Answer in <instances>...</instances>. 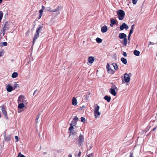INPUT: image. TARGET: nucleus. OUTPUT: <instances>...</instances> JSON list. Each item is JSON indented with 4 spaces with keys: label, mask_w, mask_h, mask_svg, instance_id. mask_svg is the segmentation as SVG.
Instances as JSON below:
<instances>
[{
    "label": "nucleus",
    "mask_w": 157,
    "mask_h": 157,
    "mask_svg": "<svg viewBox=\"0 0 157 157\" xmlns=\"http://www.w3.org/2000/svg\"><path fill=\"white\" fill-rule=\"evenodd\" d=\"M11 136L10 135H8L6 137L5 135L4 140L5 141H9L11 140Z\"/></svg>",
    "instance_id": "6ab92c4d"
},
{
    "label": "nucleus",
    "mask_w": 157,
    "mask_h": 157,
    "mask_svg": "<svg viewBox=\"0 0 157 157\" xmlns=\"http://www.w3.org/2000/svg\"><path fill=\"white\" fill-rule=\"evenodd\" d=\"M1 107L2 108V110L3 113V114L4 115L6 119H8V117L7 116V113L4 107V105H3L2 106H1Z\"/></svg>",
    "instance_id": "9d476101"
},
{
    "label": "nucleus",
    "mask_w": 157,
    "mask_h": 157,
    "mask_svg": "<svg viewBox=\"0 0 157 157\" xmlns=\"http://www.w3.org/2000/svg\"><path fill=\"white\" fill-rule=\"evenodd\" d=\"M96 40L97 42L98 43H100L102 42V40L98 37L96 39Z\"/></svg>",
    "instance_id": "bb28decb"
},
{
    "label": "nucleus",
    "mask_w": 157,
    "mask_h": 157,
    "mask_svg": "<svg viewBox=\"0 0 157 157\" xmlns=\"http://www.w3.org/2000/svg\"><path fill=\"white\" fill-rule=\"evenodd\" d=\"M42 9L43 10V9H45V7H44V6H42Z\"/></svg>",
    "instance_id": "603ef678"
},
{
    "label": "nucleus",
    "mask_w": 157,
    "mask_h": 157,
    "mask_svg": "<svg viewBox=\"0 0 157 157\" xmlns=\"http://www.w3.org/2000/svg\"><path fill=\"white\" fill-rule=\"evenodd\" d=\"M134 25H133L131 26V29L130 30V31L129 34L130 35L132 34V33L134 31Z\"/></svg>",
    "instance_id": "5701e85b"
},
{
    "label": "nucleus",
    "mask_w": 157,
    "mask_h": 157,
    "mask_svg": "<svg viewBox=\"0 0 157 157\" xmlns=\"http://www.w3.org/2000/svg\"><path fill=\"white\" fill-rule=\"evenodd\" d=\"M104 99L106 100L108 102H109L111 100V97L110 96L106 95L104 97Z\"/></svg>",
    "instance_id": "a211bd4d"
},
{
    "label": "nucleus",
    "mask_w": 157,
    "mask_h": 157,
    "mask_svg": "<svg viewBox=\"0 0 157 157\" xmlns=\"http://www.w3.org/2000/svg\"><path fill=\"white\" fill-rule=\"evenodd\" d=\"M131 75V73H129L128 74L125 73L124 75V79L125 82L126 83L128 82L130 80V77Z\"/></svg>",
    "instance_id": "39448f33"
},
{
    "label": "nucleus",
    "mask_w": 157,
    "mask_h": 157,
    "mask_svg": "<svg viewBox=\"0 0 157 157\" xmlns=\"http://www.w3.org/2000/svg\"><path fill=\"white\" fill-rule=\"evenodd\" d=\"M24 97L22 95H20L18 98V102L19 103H24Z\"/></svg>",
    "instance_id": "9b49d317"
},
{
    "label": "nucleus",
    "mask_w": 157,
    "mask_h": 157,
    "mask_svg": "<svg viewBox=\"0 0 157 157\" xmlns=\"http://www.w3.org/2000/svg\"><path fill=\"white\" fill-rule=\"evenodd\" d=\"M1 52H0V57L1 56Z\"/></svg>",
    "instance_id": "13d9d810"
},
{
    "label": "nucleus",
    "mask_w": 157,
    "mask_h": 157,
    "mask_svg": "<svg viewBox=\"0 0 157 157\" xmlns=\"http://www.w3.org/2000/svg\"><path fill=\"white\" fill-rule=\"evenodd\" d=\"M156 127H157V126H155V128H154L151 131H155L156 129Z\"/></svg>",
    "instance_id": "de8ad7c7"
},
{
    "label": "nucleus",
    "mask_w": 157,
    "mask_h": 157,
    "mask_svg": "<svg viewBox=\"0 0 157 157\" xmlns=\"http://www.w3.org/2000/svg\"><path fill=\"white\" fill-rule=\"evenodd\" d=\"M114 24H112V23H111V24H110V26H111V27H112L113 26V25H114Z\"/></svg>",
    "instance_id": "864d4df0"
},
{
    "label": "nucleus",
    "mask_w": 157,
    "mask_h": 157,
    "mask_svg": "<svg viewBox=\"0 0 157 157\" xmlns=\"http://www.w3.org/2000/svg\"><path fill=\"white\" fill-rule=\"evenodd\" d=\"M43 10L42 9L40 10H39V12L40 13V15H39V17H38V19H40V18L41 17L42 15V14H43Z\"/></svg>",
    "instance_id": "cd10ccee"
},
{
    "label": "nucleus",
    "mask_w": 157,
    "mask_h": 157,
    "mask_svg": "<svg viewBox=\"0 0 157 157\" xmlns=\"http://www.w3.org/2000/svg\"><path fill=\"white\" fill-rule=\"evenodd\" d=\"M140 52L137 50H134L133 52L134 54L136 56H139L140 55Z\"/></svg>",
    "instance_id": "aec40b11"
},
{
    "label": "nucleus",
    "mask_w": 157,
    "mask_h": 157,
    "mask_svg": "<svg viewBox=\"0 0 157 157\" xmlns=\"http://www.w3.org/2000/svg\"><path fill=\"white\" fill-rule=\"evenodd\" d=\"M3 16V13L2 11H0V22Z\"/></svg>",
    "instance_id": "c756f323"
},
{
    "label": "nucleus",
    "mask_w": 157,
    "mask_h": 157,
    "mask_svg": "<svg viewBox=\"0 0 157 157\" xmlns=\"http://www.w3.org/2000/svg\"><path fill=\"white\" fill-rule=\"evenodd\" d=\"M79 143L81 144L84 141V138L83 136L81 134L79 135L78 139Z\"/></svg>",
    "instance_id": "f8f14e48"
},
{
    "label": "nucleus",
    "mask_w": 157,
    "mask_h": 157,
    "mask_svg": "<svg viewBox=\"0 0 157 157\" xmlns=\"http://www.w3.org/2000/svg\"><path fill=\"white\" fill-rule=\"evenodd\" d=\"M40 115L38 114V115L36 117V123H37L38 122V120L39 118Z\"/></svg>",
    "instance_id": "7c9ffc66"
},
{
    "label": "nucleus",
    "mask_w": 157,
    "mask_h": 157,
    "mask_svg": "<svg viewBox=\"0 0 157 157\" xmlns=\"http://www.w3.org/2000/svg\"><path fill=\"white\" fill-rule=\"evenodd\" d=\"M93 153H91L89 155H88L87 157H93Z\"/></svg>",
    "instance_id": "79ce46f5"
},
{
    "label": "nucleus",
    "mask_w": 157,
    "mask_h": 157,
    "mask_svg": "<svg viewBox=\"0 0 157 157\" xmlns=\"http://www.w3.org/2000/svg\"><path fill=\"white\" fill-rule=\"evenodd\" d=\"M112 65L113 67L115 70H117L118 69L117 65V63H112Z\"/></svg>",
    "instance_id": "b1692460"
},
{
    "label": "nucleus",
    "mask_w": 157,
    "mask_h": 157,
    "mask_svg": "<svg viewBox=\"0 0 157 157\" xmlns=\"http://www.w3.org/2000/svg\"><path fill=\"white\" fill-rule=\"evenodd\" d=\"M18 75V74L17 72H14L12 75V77L13 78H16Z\"/></svg>",
    "instance_id": "412c9836"
},
{
    "label": "nucleus",
    "mask_w": 157,
    "mask_h": 157,
    "mask_svg": "<svg viewBox=\"0 0 157 157\" xmlns=\"http://www.w3.org/2000/svg\"><path fill=\"white\" fill-rule=\"evenodd\" d=\"M37 90H36L34 92L33 94V95H35L36 93L37 92Z\"/></svg>",
    "instance_id": "49530a36"
},
{
    "label": "nucleus",
    "mask_w": 157,
    "mask_h": 157,
    "mask_svg": "<svg viewBox=\"0 0 157 157\" xmlns=\"http://www.w3.org/2000/svg\"><path fill=\"white\" fill-rule=\"evenodd\" d=\"M100 108V107L97 104L95 105V107L94 109V113L95 117L97 118L100 115L101 113L99 112V110Z\"/></svg>",
    "instance_id": "7ed1b4c3"
},
{
    "label": "nucleus",
    "mask_w": 157,
    "mask_h": 157,
    "mask_svg": "<svg viewBox=\"0 0 157 157\" xmlns=\"http://www.w3.org/2000/svg\"><path fill=\"white\" fill-rule=\"evenodd\" d=\"M131 35H130L129 34H128V40H129L130 38V37L131 36Z\"/></svg>",
    "instance_id": "3c124183"
},
{
    "label": "nucleus",
    "mask_w": 157,
    "mask_h": 157,
    "mask_svg": "<svg viewBox=\"0 0 157 157\" xmlns=\"http://www.w3.org/2000/svg\"><path fill=\"white\" fill-rule=\"evenodd\" d=\"M123 55L125 57H126L127 56V53L125 52H123Z\"/></svg>",
    "instance_id": "c03bdc74"
},
{
    "label": "nucleus",
    "mask_w": 157,
    "mask_h": 157,
    "mask_svg": "<svg viewBox=\"0 0 157 157\" xmlns=\"http://www.w3.org/2000/svg\"><path fill=\"white\" fill-rule=\"evenodd\" d=\"M117 13L120 20H122L123 19L125 16V13L123 10H119L117 11Z\"/></svg>",
    "instance_id": "f03ea898"
},
{
    "label": "nucleus",
    "mask_w": 157,
    "mask_h": 157,
    "mask_svg": "<svg viewBox=\"0 0 157 157\" xmlns=\"http://www.w3.org/2000/svg\"><path fill=\"white\" fill-rule=\"evenodd\" d=\"M18 86V84H17L16 82H14V86H13V90H15V89L17 88V86Z\"/></svg>",
    "instance_id": "c85d7f7f"
},
{
    "label": "nucleus",
    "mask_w": 157,
    "mask_h": 157,
    "mask_svg": "<svg viewBox=\"0 0 157 157\" xmlns=\"http://www.w3.org/2000/svg\"><path fill=\"white\" fill-rule=\"evenodd\" d=\"M18 157H25L23 155L21 154V153H20L18 154Z\"/></svg>",
    "instance_id": "e433bc0d"
},
{
    "label": "nucleus",
    "mask_w": 157,
    "mask_h": 157,
    "mask_svg": "<svg viewBox=\"0 0 157 157\" xmlns=\"http://www.w3.org/2000/svg\"><path fill=\"white\" fill-rule=\"evenodd\" d=\"M116 21L114 19H112L111 20V23H112V24L114 25L116 24Z\"/></svg>",
    "instance_id": "2f4dec72"
},
{
    "label": "nucleus",
    "mask_w": 157,
    "mask_h": 157,
    "mask_svg": "<svg viewBox=\"0 0 157 157\" xmlns=\"http://www.w3.org/2000/svg\"><path fill=\"white\" fill-rule=\"evenodd\" d=\"M77 124V121H72L70 124V125H72L73 126H75Z\"/></svg>",
    "instance_id": "a878e982"
},
{
    "label": "nucleus",
    "mask_w": 157,
    "mask_h": 157,
    "mask_svg": "<svg viewBox=\"0 0 157 157\" xmlns=\"http://www.w3.org/2000/svg\"><path fill=\"white\" fill-rule=\"evenodd\" d=\"M35 40H34V39L33 40V44H34V43Z\"/></svg>",
    "instance_id": "4d7b16f0"
},
{
    "label": "nucleus",
    "mask_w": 157,
    "mask_h": 157,
    "mask_svg": "<svg viewBox=\"0 0 157 157\" xmlns=\"http://www.w3.org/2000/svg\"><path fill=\"white\" fill-rule=\"evenodd\" d=\"M15 139L16 140L15 141L16 142H17L18 141L19 139L18 137L17 136H15Z\"/></svg>",
    "instance_id": "37998d69"
},
{
    "label": "nucleus",
    "mask_w": 157,
    "mask_h": 157,
    "mask_svg": "<svg viewBox=\"0 0 157 157\" xmlns=\"http://www.w3.org/2000/svg\"><path fill=\"white\" fill-rule=\"evenodd\" d=\"M9 29V26L8 22L7 21L4 24V27L3 28V35L4 36V35L5 32L6 30Z\"/></svg>",
    "instance_id": "0eeeda50"
},
{
    "label": "nucleus",
    "mask_w": 157,
    "mask_h": 157,
    "mask_svg": "<svg viewBox=\"0 0 157 157\" xmlns=\"http://www.w3.org/2000/svg\"><path fill=\"white\" fill-rule=\"evenodd\" d=\"M129 157H133V153L130 152V155Z\"/></svg>",
    "instance_id": "a18cd8bd"
},
{
    "label": "nucleus",
    "mask_w": 157,
    "mask_h": 157,
    "mask_svg": "<svg viewBox=\"0 0 157 157\" xmlns=\"http://www.w3.org/2000/svg\"><path fill=\"white\" fill-rule=\"evenodd\" d=\"M85 119L83 117H81V121L82 122H84L85 121Z\"/></svg>",
    "instance_id": "f704fd0d"
},
{
    "label": "nucleus",
    "mask_w": 157,
    "mask_h": 157,
    "mask_svg": "<svg viewBox=\"0 0 157 157\" xmlns=\"http://www.w3.org/2000/svg\"><path fill=\"white\" fill-rule=\"evenodd\" d=\"M6 90L8 92H10L13 90V89L12 86L10 84H8L6 87Z\"/></svg>",
    "instance_id": "ddd939ff"
},
{
    "label": "nucleus",
    "mask_w": 157,
    "mask_h": 157,
    "mask_svg": "<svg viewBox=\"0 0 157 157\" xmlns=\"http://www.w3.org/2000/svg\"><path fill=\"white\" fill-rule=\"evenodd\" d=\"M106 68L108 72L110 74H113L115 73V71L111 69V68L109 66V63H107L106 65Z\"/></svg>",
    "instance_id": "6e6552de"
},
{
    "label": "nucleus",
    "mask_w": 157,
    "mask_h": 157,
    "mask_svg": "<svg viewBox=\"0 0 157 157\" xmlns=\"http://www.w3.org/2000/svg\"><path fill=\"white\" fill-rule=\"evenodd\" d=\"M107 31V27L106 25L104 26L101 28V31L103 33H105Z\"/></svg>",
    "instance_id": "2eb2a0df"
},
{
    "label": "nucleus",
    "mask_w": 157,
    "mask_h": 157,
    "mask_svg": "<svg viewBox=\"0 0 157 157\" xmlns=\"http://www.w3.org/2000/svg\"><path fill=\"white\" fill-rule=\"evenodd\" d=\"M95 59L93 56H90L88 58V62L90 63H92L94 60Z\"/></svg>",
    "instance_id": "4468645a"
},
{
    "label": "nucleus",
    "mask_w": 157,
    "mask_h": 157,
    "mask_svg": "<svg viewBox=\"0 0 157 157\" xmlns=\"http://www.w3.org/2000/svg\"><path fill=\"white\" fill-rule=\"evenodd\" d=\"M48 11L52 12V11H53V10H52L51 8H49L48 10H47Z\"/></svg>",
    "instance_id": "8fccbe9b"
},
{
    "label": "nucleus",
    "mask_w": 157,
    "mask_h": 157,
    "mask_svg": "<svg viewBox=\"0 0 157 157\" xmlns=\"http://www.w3.org/2000/svg\"><path fill=\"white\" fill-rule=\"evenodd\" d=\"M81 152L80 151H79V152L78 153V157H80V155H81Z\"/></svg>",
    "instance_id": "09e8293b"
},
{
    "label": "nucleus",
    "mask_w": 157,
    "mask_h": 157,
    "mask_svg": "<svg viewBox=\"0 0 157 157\" xmlns=\"http://www.w3.org/2000/svg\"><path fill=\"white\" fill-rule=\"evenodd\" d=\"M78 120V118L77 117V116H75L73 118V120L75 121H77Z\"/></svg>",
    "instance_id": "4c0bfd02"
},
{
    "label": "nucleus",
    "mask_w": 157,
    "mask_h": 157,
    "mask_svg": "<svg viewBox=\"0 0 157 157\" xmlns=\"http://www.w3.org/2000/svg\"><path fill=\"white\" fill-rule=\"evenodd\" d=\"M137 2V0H132V2L133 4L135 5L136 4Z\"/></svg>",
    "instance_id": "ea45409f"
},
{
    "label": "nucleus",
    "mask_w": 157,
    "mask_h": 157,
    "mask_svg": "<svg viewBox=\"0 0 157 157\" xmlns=\"http://www.w3.org/2000/svg\"><path fill=\"white\" fill-rule=\"evenodd\" d=\"M119 37L121 39H123V40L121 42L122 44L124 45V46H126L127 44L126 35L124 33H121L119 34Z\"/></svg>",
    "instance_id": "f257e3e1"
},
{
    "label": "nucleus",
    "mask_w": 157,
    "mask_h": 157,
    "mask_svg": "<svg viewBox=\"0 0 157 157\" xmlns=\"http://www.w3.org/2000/svg\"><path fill=\"white\" fill-rule=\"evenodd\" d=\"M72 105H76L77 104V100L76 98L75 97H73L72 99Z\"/></svg>",
    "instance_id": "dca6fc26"
},
{
    "label": "nucleus",
    "mask_w": 157,
    "mask_h": 157,
    "mask_svg": "<svg viewBox=\"0 0 157 157\" xmlns=\"http://www.w3.org/2000/svg\"><path fill=\"white\" fill-rule=\"evenodd\" d=\"M7 45V43L6 42H4L0 44V46L2 47L3 46H6Z\"/></svg>",
    "instance_id": "393cba45"
},
{
    "label": "nucleus",
    "mask_w": 157,
    "mask_h": 157,
    "mask_svg": "<svg viewBox=\"0 0 157 157\" xmlns=\"http://www.w3.org/2000/svg\"><path fill=\"white\" fill-rule=\"evenodd\" d=\"M70 134H72L73 135H75L76 134V132L74 131H71L70 132Z\"/></svg>",
    "instance_id": "a19ab883"
},
{
    "label": "nucleus",
    "mask_w": 157,
    "mask_h": 157,
    "mask_svg": "<svg viewBox=\"0 0 157 157\" xmlns=\"http://www.w3.org/2000/svg\"><path fill=\"white\" fill-rule=\"evenodd\" d=\"M3 0H0V4L2 2Z\"/></svg>",
    "instance_id": "5fc2aeb1"
},
{
    "label": "nucleus",
    "mask_w": 157,
    "mask_h": 157,
    "mask_svg": "<svg viewBox=\"0 0 157 157\" xmlns=\"http://www.w3.org/2000/svg\"><path fill=\"white\" fill-rule=\"evenodd\" d=\"M128 28V25L125 23H123L120 26V28L121 30H122L124 29H125L127 30Z\"/></svg>",
    "instance_id": "1a4fd4ad"
},
{
    "label": "nucleus",
    "mask_w": 157,
    "mask_h": 157,
    "mask_svg": "<svg viewBox=\"0 0 157 157\" xmlns=\"http://www.w3.org/2000/svg\"><path fill=\"white\" fill-rule=\"evenodd\" d=\"M43 26L40 25L37 29L36 33L35 34L34 37V40H36L39 36V33L40 32V31L42 29Z\"/></svg>",
    "instance_id": "20e7f679"
},
{
    "label": "nucleus",
    "mask_w": 157,
    "mask_h": 157,
    "mask_svg": "<svg viewBox=\"0 0 157 157\" xmlns=\"http://www.w3.org/2000/svg\"><path fill=\"white\" fill-rule=\"evenodd\" d=\"M155 44V43H154L149 41L148 42V47H149V46L151 45V44L152 45H154V44Z\"/></svg>",
    "instance_id": "72a5a7b5"
},
{
    "label": "nucleus",
    "mask_w": 157,
    "mask_h": 157,
    "mask_svg": "<svg viewBox=\"0 0 157 157\" xmlns=\"http://www.w3.org/2000/svg\"><path fill=\"white\" fill-rule=\"evenodd\" d=\"M90 94L89 93L88 94L85 95H84V97L86 98L87 99H88V98H89V95H90Z\"/></svg>",
    "instance_id": "c9c22d12"
},
{
    "label": "nucleus",
    "mask_w": 157,
    "mask_h": 157,
    "mask_svg": "<svg viewBox=\"0 0 157 157\" xmlns=\"http://www.w3.org/2000/svg\"><path fill=\"white\" fill-rule=\"evenodd\" d=\"M115 89H117V87L115 86H112L111 88L109 89V92L113 95L115 96L117 94V93H116Z\"/></svg>",
    "instance_id": "423d86ee"
},
{
    "label": "nucleus",
    "mask_w": 157,
    "mask_h": 157,
    "mask_svg": "<svg viewBox=\"0 0 157 157\" xmlns=\"http://www.w3.org/2000/svg\"><path fill=\"white\" fill-rule=\"evenodd\" d=\"M18 105V107L19 109H22L25 107V105L24 104V103H19Z\"/></svg>",
    "instance_id": "f3484780"
},
{
    "label": "nucleus",
    "mask_w": 157,
    "mask_h": 157,
    "mask_svg": "<svg viewBox=\"0 0 157 157\" xmlns=\"http://www.w3.org/2000/svg\"><path fill=\"white\" fill-rule=\"evenodd\" d=\"M121 60L122 63L124 64H126L127 63L126 59L123 57H122L121 59Z\"/></svg>",
    "instance_id": "4be33fe9"
},
{
    "label": "nucleus",
    "mask_w": 157,
    "mask_h": 157,
    "mask_svg": "<svg viewBox=\"0 0 157 157\" xmlns=\"http://www.w3.org/2000/svg\"><path fill=\"white\" fill-rule=\"evenodd\" d=\"M59 7L58 6L57 8L53 10V11H52V12H54L57 11L59 10Z\"/></svg>",
    "instance_id": "473e14b6"
},
{
    "label": "nucleus",
    "mask_w": 157,
    "mask_h": 157,
    "mask_svg": "<svg viewBox=\"0 0 157 157\" xmlns=\"http://www.w3.org/2000/svg\"><path fill=\"white\" fill-rule=\"evenodd\" d=\"M18 112L19 113H20L21 112V110H18Z\"/></svg>",
    "instance_id": "6e6d98bb"
},
{
    "label": "nucleus",
    "mask_w": 157,
    "mask_h": 157,
    "mask_svg": "<svg viewBox=\"0 0 157 157\" xmlns=\"http://www.w3.org/2000/svg\"><path fill=\"white\" fill-rule=\"evenodd\" d=\"M73 126H73L71 125L70 127H69V129L70 131L72 130L73 129V128H74Z\"/></svg>",
    "instance_id": "58836bf2"
}]
</instances>
